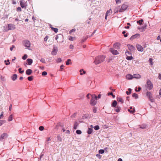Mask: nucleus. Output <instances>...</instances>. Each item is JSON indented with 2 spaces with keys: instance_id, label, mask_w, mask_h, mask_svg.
<instances>
[{
  "instance_id": "nucleus-1",
  "label": "nucleus",
  "mask_w": 161,
  "mask_h": 161,
  "mask_svg": "<svg viewBox=\"0 0 161 161\" xmlns=\"http://www.w3.org/2000/svg\"><path fill=\"white\" fill-rule=\"evenodd\" d=\"M105 58V56L102 55L95 58L94 63L96 64H98L102 62Z\"/></svg>"
},
{
  "instance_id": "nucleus-2",
  "label": "nucleus",
  "mask_w": 161,
  "mask_h": 161,
  "mask_svg": "<svg viewBox=\"0 0 161 161\" xmlns=\"http://www.w3.org/2000/svg\"><path fill=\"white\" fill-rule=\"evenodd\" d=\"M128 7V4L126 3L123 4L119 9V12H122L125 11Z\"/></svg>"
},
{
  "instance_id": "nucleus-3",
  "label": "nucleus",
  "mask_w": 161,
  "mask_h": 161,
  "mask_svg": "<svg viewBox=\"0 0 161 161\" xmlns=\"http://www.w3.org/2000/svg\"><path fill=\"white\" fill-rule=\"evenodd\" d=\"M147 88L150 90H151L153 88V84L149 80H147Z\"/></svg>"
},
{
  "instance_id": "nucleus-4",
  "label": "nucleus",
  "mask_w": 161,
  "mask_h": 161,
  "mask_svg": "<svg viewBox=\"0 0 161 161\" xmlns=\"http://www.w3.org/2000/svg\"><path fill=\"white\" fill-rule=\"evenodd\" d=\"M24 46L26 47L29 48L31 46L30 42L27 40H25L23 42Z\"/></svg>"
},
{
  "instance_id": "nucleus-5",
  "label": "nucleus",
  "mask_w": 161,
  "mask_h": 161,
  "mask_svg": "<svg viewBox=\"0 0 161 161\" xmlns=\"http://www.w3.org/2000/svg\"><path fill=\"white\" fill-rule=\"evenodd\" d=\"M97 102V100L94 99V97L92 96V98L90 101V104L92 106H94L96 105Z\"/></svg>"
},
{
  "instance_id": "nucleus-6",
  "label": "nucleus",
  "mask_w": 161,
  "mask_h": 161,
  "mask_svg": "<svg viewBox=\"0 0 161 161\" xmlns=\"http://www.w3.org/2000/svg\"><path fill=\"white\" fill-rule=\"evenodd\" d=\"M8 135L7 133H3L0 136V141H2L3 139H6Z\"/></svg>"
},
{
  "instance_id": "nucleus-7",
  "label": "nucleus",
  "mask_w": 161,
  "mask_h": 161,
  "mask_svg": "<svg viewBox=\"0 0 161 161\" xmlns=\"http://www.w3.org/2000/svg\"><path fill=\"white\" fill-rule=\"evenodd\" d=\"M109 50H110V51L113 55H117L119 54V52L117 50L114 49L113 48H110V49Z\"/></svg>"
},
{
  "instance_id": "nucleus-8",
  "label": "nucleus",
  "mask_w": 161,
  "mask_h": 161,
  "mask_svg": "<svg viewBox=\"0 0 161 161\" xmlns=\"http://www.w3.org/2000/svg\"><path fill=\"white\" fill-rule=\"evenodd\" d=\"M8 30H14L15 29V27L14 25L12 24H10L8 25Z\"/></svg>"
},
{
  "instance_id": "nucleus-9",
  "label": "nucleus",
  "mask_w": 161,
  "mask_h": 161,
  "mask_svg": "<svg viewBox=\"0 0 161 161\" xmlns=\"http://www.w3.org/2000/svg\"><path fill=\"white\" fill-rule=\"evenodd\" d=\"M136 48L137 50L140 52H142L143 51L144 49L143 48L142 46L141 45L139 44H137L136 46Z\"/></svg>"
},
{
  "instance_id": "nucleus-10",
  "label": "nucleus",
  "mask_w": 161,
  "mask_h": 161,
  "mask_svg": "<svg viewBox=\"0 0 161 161\" xmlns=\"http://www.w3.org/2000/svg\"><path fill=\"white\" fill-rule=\"evenodd\" d=\"M58 49L57 47H54L53 48V51L51 52L52 54L55 55L56 54Z\"/></svg>"
},
{
  "instance_id": "nucleus-11",
  "label": "nucleus",
  "mask_w": 161,
  "mask_h": 161,
  "mask_svg": "<svg viewBox=\"0 0 161 161\" xmlns=\"http://www.w3.org/2000/svg\"><path fill=\"white\" fill-rule=\"evenodd\" d=\"M127 47L130 51H134L136 49L135 47L132 45L128 44Z\"/></svg>"
},
{
  "instance_id": "nucleus-12",
  "label": "nucleus",
  "mask_w": 161,
  "mask_h": 161,
  "mask_svg": "<svg viewBox=\"0 0 161 161\" xmlns=\"http://www.w3.org/2000/svg\"><path fill=\"white\" fill-rule=\"evenodd\" d=\"M126 78L127 80H130L133 79V75L130 74H128L126 75Z\"/></svg>"
},
{
  "instance_id": "nucleus-13",
  "label": "nucleus",
  "mask_w": 161,
  "mask_h": 161,
  "mask_svg": "<svg viewBox=\"0 0 161 161\" xmlns=\"http://www.w3.org/2000/svg\"><path fill=\"white\" fill-rule=\"evenodd\" d=\"M140 34H136L134 35H133L130 38V39L131 40H132L135 38L139 37L140 36Z\"/></svg>"
},
{
  "instance_id": "nucleus-14",
  "label": "nucleus",
  "mask_w": 161,
  "mask_h": 161,
  "mask_svg": "<svg viewBox=\"0 0 161 161\" xmlns=\"http://www.w3.org/2000/svg\"><path fill=\"white\" fill-rule=\"evenodd\" d=\"M133 78L139 79L141 78V75L138 74H136L133 75Z\"/></svg>"
},
{
  "instance_id": "nucleus-15",
  "label": "nucleus",
  "mask_w": 161,
  "mask_h": 161,
  "mask_svg": "<svg viewBox=\"0 0 161 161\" xmlns=\"http://www.w3.org/2000/svg\"><path fill=\"white\" fill-rule=\"evenodd\" d=\"M128 111L131 114L134 113L135 111L134 108H132V107H130V109H128Z\"/></svg>"
},
{
  "instance_id": "nucleus-16",
  "label": "nucleus",
  "mask_w": 161,
  "mask_h": 161,
  "mask_svg": "<svg viewBox=\"0 0 161 161\" xmlns=\"http://www.w3.org/2000/svg\"><path fill=\"white\" fill-rule=\"evenodd\" d=\"M146 27H147V25H144L142 26H141V27H139L138 29H139L140 31H143V30H145V29H146Z\"/></svg>"
},
{
  "instance_id": "nucleus-17",
  "label": "nucleus",
  "mask_w": 161,
  "mask_h": 161,
  "mask_svg": "<svg viewBox=\"0 0 161 161\" xmlns=\"http://www.w3.org/2000/svg\"><path fill=\"white\" fill-rule=\"evenodd\" d=\"M32 72V70L31 69H27L26 71V74L27 75H30Z\"/></svg>"
},
{
  "instance_id": "nucleus-18",
  "label": "nucleus",
  "mask_w": 161,
  "mask_h": 161,
  "mask_svg": "<svg viewBox=\"0 0 161 161\" xmlns=\"http://www.w3.org/2000/svg\"><path fill=\"white\" fill-rule=\"evenodd\" d=\"M20 4L21 6V7L23 8H26V6L25 4V3L23 2V0H21L20 2Z\"/></svg>"
},
{
  "instance_id": "nucleus-19",
  "label": "nucleus",
  "mask_w": 161,
  "mask_h": 161,
  "mask_svg": "<svg viewBox=\"0 0 161 161\" xmlns=\"http://www.w3.org/2000/svg\"><path fill=\"white\" fill-rule=\"evenodd\" d=\"M27 61L28 63V64L29 65H31L32 63L33 60L32 59L30 58H28L27 60Z\"/></svg>"
},
{
  "instance_id": "nucleus-20",
  "label": "nucleus",
  "mask_w": 161,
  "mask_h": 161,
  "mask_svg": "<svg viewBox=\"0 0 161 161\" xmlns=\"http://www.w3.org/2000/svg\"><path fill=\"white\" fill-rule=\"evenodd\" d=\"M17 75L16 74H14L11 76V79L13 80L14 81L17 79Z\"/></svg>"
},
{
  "instance_id": "nucleus-21",
  "label": "nucleus",
  "mask_w": 161,
  "mask_h": 161,
  "mask_svg": "<svg viewBox=\"0 0 161 161\" xmlns=\"http://www.w3.org/2000/svg\"><path fill=\"white\" fill-rule=\"evenodd\" d=\"M117 104V101L116 100H114L112 103V107H115L116 106Z\"/></svg>"
},
{
  "instance_id": "nucleus-22",
  "label": "nucleus",
  "mask_w": 161,
  "mask_h": 161,
  "mask_svg": "<svg viewBox=\"0 0 161 161\" xmlns=\"http://www.w3.org/2000/svg\"><path fill=\"white\" fill-rule=\"evenodd\" d=\"M117 101L119 102H120L121 103H124V100L123 99L120 97H119L117 98Z\"/></svg>"
},
{
  "instance_id": "nucleus-23",
  "label": "nucleus",
  "mask_w": 161,
  "mask_h": 161,
  "mask_svg": "<svg viewBox=\"0 0 161 161\" xmlns=\"http://www.w3.org/2000/svg\"><path fill=\"white\" fill-rule=\"evenodd\" d=\"M51 26V25H50V27L52 31H53L55 33H57L58 32V30L57 28L52 27Z\"/></svg>"
},
{
  "instance_id": "nucleus-24",
  "label": "nucleus",
  "mask_w": 161,
  "mask_h": 161,
  "mask_svg": "<svg viewBox=\"0 0 161 161\" xmlns=\"http://www.w3.org/2000/svg\"><path fill=\"white\" fill-rule=\"evenodd\" d=\"M78 123L77 122H75L74 125V129H76L77 128V126H78Z\"/></svg>"
},
{
  "instance_id": "nucleus-25",
  "label": "nucleus",
  "mask_w": 161,
  "mask_h": 161,
  "mask_svg": "<svg viewBox=\"0 0 161 161\" xmlns=\"http://www.w3.org/2000/svg\"><path fill=\"white\" fill-rule=\"evenodd\" d=\"M93 131V129L91 128H88V130L87 131V133L88 134H91Z\"/></svg>"
},
{
  "instance_id": "nucleus-26",
  "label": "nucleus",
  "mask_w": 161,
  "mask_h": 161,
  "mask_svg": "<svg viewBox=\"0 0 161 161\" xmlns=\"http://www.w3.org/2000/svg\"><path fill=\"white\" fill-rule=\"evenodd\" d=\"M111 10V9H110L108 10H107L106 13L105 14L108 16L109 15L112 13V11L111 12H110Z\"/></svg>"
},
{
  "instance_id": "nucleus-27",
  "label": "nucleus",
  "mask_w": 161,
  "mask_h": 161,
  "mask_svg": "<svg viewBox=\"0 0 161 161\" xmlns=\"http://www.w3.org/2000/svg\"><path fill=\"white\" fill-rule=\"evenodd\" d=\"M146 95L148 97V98L152 96V94L150 92H147Z\"/></svg>"
},
{
  "instance_id": "nucleus-28",
  "label": "nucleus",
  "mask_w": 161,
  "mask_h": 161,
  "mask_svg": "<svg viewBox=\"0 0 161 161\" xmlns=\"http://www.w3.org/2000/svg\"><path fill=\"white\" fill-rule=\"evenodd\" d=\"M119 6L115 8L114 10V13H116L119 12Z\"/></svg>"
},
{
  "instance_id": "nucleus-29",
  "label": "nucleus",
  "mask_w": 161,
  "mask_h": 161,
  "mask_svg": "<svg viewBox=\"0 0 161 161\" xmlns=\"http://www.w3.org/2000/svg\"><path fill=\"white\" fill-rule=\"evenodd\" d=\"M133 57L132 56H127L126 59L128 60H131L133 59Z\"/></svg>"
},
{
  "instance_id": "nucleus-30",
  "label": "nucleus",
  "mask_w": 161,
  "mask_h": 161,
  "mask_svg": "<svg viewBox=\"0 0 161 161\" xmlns=\"http://www.w3.org/2000/svg\"><path fill=\"white\" fill-rule=\"evenodd\" d=\"M80 75H82L83 74H85L86 73V71H84L83 69H80Z\"/></svg>"
},
{
  "instance_id": "nucleus-31",
  "label": "nucleus",
  "mask_w": 161,
  "mask_h": 161,
  "mask_svg": "<svg viewBox=\"0 0 161 161\" xmlns=\"http://www.w3.org/2000/svg\"><path fill=\"white\" fill-rule=\"evenodd\" d=\"M132 97H135V99H137L138 98V95L137 94L134 93L132 94Z\"/></svg>"
},
{
  "instance_id": "nucleus-32",
  "label": "nucleus",
  "mask_w": 161,
  "mask_h": 161,
  "mask_svg": "<svg viewBox=\"0 0 161 161\" xmlns=\"http://www.w3.org/2000/svg\"><path fill=\"white\" fill-rule=\"evenodd\" d=\"M13 119V116L12 114H11L9 117L8 119V121H11Z\"/></svg>"
},
{
  "instance_id": "nucleus-33",
  "label": "nucleus",
  "mask_w": 161,
  "mask_h": 161,
  "mask_svg": "<svg viewBox=\"0 0 161 161\" xmlns=\"http://www.w3.org/2000/svg\"><path fill=\"white\" fill-rule=\"evenodd\" d=\"M128 90L129 91V92L126 91V93L128 95L130 94L131 92V89L129 88Z\"/></svg>"
},
{
  "instance_id": "nucleus-34",
  "label": "nucleus",
  "mask_w": 161,
  "mask_h": 161,
  "mask_svg": "<svg viewBox=\"0 0 161 161\" xmlns=\"http://www.w3.org/2000/svg\"><path fill=\"white\" fill-rule=\"evenodd\" d=\"M4 62L6 63L5 64L7 65H8L10 64V62L9 59H8L7 61L6 60H4Z\"/></svg>"
},
{
  "instance_id": "nucleus-35",
  "label": "nucleus",
  "mask_w": 161,
  "mask_h": 161,
  "mask_svg": "<svg viewBox=\"0 0 161 161\" xmlns=\"http://www.w3.org/2000/svg\"><path fill=\"white\" fill-rule=\"evenodd\" d=\"M143 21V20L142 19H141L139 20H138L137 21V23L138 24H139L140 25H141L142 24V22Z\"/></svg>"
},
{
  "instance_id": "nucleus-36",
  "label": "nucleus",
  "mask_w": 161,
  "mask_h": 161,
  "mask_svg": "<svg viewBox=\"0 0 161 161\" xmlns=\"http://www.w3.org/2000/svg\"><path fill=\"white\" fill-rule=\"evenodd\" d=\"M121 109L120 107H117V108L115 109V111L116 112H119Z\"/></svg>"
},
{
  "instance_id": "nucleus-37",
  "label": "nucleus",
  "mask_w": 161,
  "mask_h": 161,
  "mask_svg": "<svg viewBox=\"0 0 161 161\" xmlns=\"http://www.w3.org/2000/svg\"><path fill=\"white\" fill-rule=\"evenodd\" d=\"M125 54L126 56L131 54V53L128 51L126 50L125 52Z\"/></svg>"
},
{
  "instance_id": "nucleus-38",
  "label": "nucleus",
  "mask_w": 161,
  "mask_h": 161,
  "mask_svg": "<svg viewBox=\"0 0 161 161\" xmlns=\"http://www.w3.org/2000/svg\"><path fill=\"white\" fill-rule=\"evenodd\" d=\"M88 36H87L86 37H84L83 39L81 40V42H84L88 38Z\"/></svg>"
},
{
  "instance_id": "nucleus-39",
  "label": "nucleus",
  "mask_w": 161,
  "mask_h": 161,
  "mask_svg": "<svg viewBox=\"0 0 161 161\" xmlns=\"http://www.w3.org/2000/svg\"><path fill=\"white\" fill-rule=\"evenodd\" d=\"M57 126H59L61 127H64V125L62 123H59L57 124Z\"/></svg>"
},
{
  "instance_id": "nucleus-40",
  "label": "nucleus",
  "mask_w": 161,
  "mask_h": 161,
  "mask_svg": "<svg viewBox=\"0 0 161 161\" xmlns=\"http://www.w3.org/2000/svg\"><path fill=\"white\" fill-rule=\"evenodd\" d=\"M104 152V150L103 149H100L98 151V153L99 154H103Z\"/></svg>"
},
{
  "instance_id": "nucleus-41",
  "label": "nucleus",
  "mask_w": 161,
  "mask_h": 161,
  "mask_svg": "<svg viewBox=\"0 0 161 161\" xmlns=\"http://www.w3.org/2000/svg\"><path fill=\"white\" fill-rule=\"evenodd\" d=\"M27 79L28 80H29V81H31L33 80V76H29L27 78Z\"/></svg>"
},
{
  "instance_id": "nucleus-42",
  "label": "nucleus",
  "mask_w": 161,
  "mask_h": 161,
  "mask_svg": "<svg viewBox=\"0 0 161 161\" xmlns=\"http://www.w3.org/2000/svg\"><path fill=\"white\" fill-rule=\"evenodd\" d=\"M149 99L151 102H154V99L152 96L149 97Z\"/></svg>"
},
{
  "instance_id": "nucleus-43",
  "label": "nucleus",
  "mask_w": 161,
  "mask_h": 161,
  "mask_svg": "<svg viewBox=\"0 0 161 161\" xmlns=\"http://www.w3.org/2000/svg\"><path fill=\"white\" fill-rule=\"evenodd\" d=\"M57 140L58 141L60 142H61L62 141V139L58 135L57 136Z\"/></svg>"
},
{
  "instance_id": "nucleus-44",
  "label": "nucleus",
  "mask_w": 161,
  "mask_h": 161,
  "mask_svg": "<svg viewBox=\"0 0 161 161\" xmlns=\"http://www.w3.org/2000/svg\"><path fill=\"white\" fill-rule=\"evenodd\" d=\"M94 128L95 130H97L99 129V127L98 125H97L94 126Z\"/></svg>"
},
{
  "instance_id": "nucleus-45",
  "label": "nucleus",
  "mask_w": 161,
  "mask_h": 161,
  "mask_svg": "<svg viewBox=\"0 0 161 161\" xmlns=\"http://www.w3.org/2000/svg\"><path fill=\"white\" fill-rule=\"evenodd\" d=\"M76 132L77 134H80L81 133V131L79 130H77L76 131Z\"/></svg>"
},
{
  "instance_id": "nucleus-46",
  "label": "nucleus",
  "mask_w": 161,
  "mask_h": 161,
  "mask_svg": "<svg viewBox=\"0 0 161 161\" xmlns=\"http://www.w3.org/2000/svg\"><path fill=\"white\" fill-rule=\"evenodd\" d=\"M21 69H21V68H19V69H18V70H19V73L22 74V73H24V70H23L22 71V70H21Z\"/></svg>"
},
{
  "instance_id": "nucleus-47",
  "label": "nucleus",
  "mask_w": 161,
  "mask_h": 161,
  "mask_svg": "<svg viewBox=\"0 0 161 161\" xmlns=\"http://www.w3.org/2000/svg\"><path fill=\"white\" fill-rule=\"evenodd\" d=\"M71 61V60L70 59H68L66 62V64L67 65H68L69 64V62Z\"/></svg>"
},
{
  "instance_id": "nucleus-48",
  "label": "nucleus",
  "mask_w": 161,
  "mask_h": 161,
  "mask_svg": "<svg viewBox=\"0 0 161 161\" xmlns=\"http://www.w3.org/2000/svg\"><path fill=\"white\" fill-rule=\"evenodd\" d=\"M27 57V56L26 54H25L24 55V56L22 57V59L24 60H25L26 59Z\"/></svg>"
},
{
  "instance_id": "nucleus-49",
  "label": "nucleus",
  "mask_w": 161,
  "mask_h": 161,
  "mask_svg": "<svg viewBox=\"0 0 161 161\" xmlns=\"http://www.w3.org/2000/svg\"><path fill=\"white\" fill-rule=\"evenodd\" d=\"M40 61L43 63H46L45 60L44 59L42 58L40 60Z\"/></svg>"
},
{
  "instance_id": "nucleus-50",
  "label": "nucleus",
  "mask_w": 161,
  "mask_h": 161,
  "mask_svg": "<svg viewBox=\"0 0 161 161\" xmlns=\"http://www.w3.org/2000/svg\"><path fill=\"white\" fill-rule=\"evenodd\" d=\"M146 125H143L140 126V128L142 129H145L146 128Z\"/></svg>"
},
{
  "instance_id": "nucleus-51",
  "label": "nucleus",
  "mask_w": 161,
  "mask_h": 161,
  "mask_svg": "<svg viewBox=\"0 0 161 161\" xmlns=\"http://www.w3.org/2000/svg\"><path fill=\"white\" fill-rule=\"evenodd\" d=\"M4 122H5L4 120H0V126L2 125Z\"/></svg>"
},
{
  "instance_id": "nucleus-52",
  "label": "nucleus",
  "mask_w": 161,
  "mask_h": 161,
  "mask_svg": "<svg viewBox=\"0 0 161 161\" xmlns=\"http://www.w3.org/2000/svg\"><path fill=\"white\" fill-rule=\"evenodd\" d=\"M75 30H76L75 29H73L69 31V33L70 34L72 32H74L75 31Z\"/></svg>"
},
{
  "instance_id": "nucleus-53",
  "label": "nucleus",
  "mask_w": 161,
  "mask_h": 161,
  "mask_svg": "<svg viewBox=\"0 0 161 161\" xmlns=\"http://www.w3.org/2000/svg\"><path fill=\"white\" fill-rule=\"evenodd\" d=\"M44 129V128L43 126H40L39 127V129L40 130L42 131Z\"/></svg>"
},
{
  "instance_id": "nucleus-54",
  "label": "nucleus",
  "mask_w": 161,
  "mask_h": 161,
  "mask_svg": "<svg viewBox=\"0 0 161 161\" xmlns=\"http://www.w3.org/2000/svg\"><path fill=\"white\" fill-rule=\"evenodd\" d=\"M1 79L3 81H4L5 80V79L4 77L2 75L1 76Z\"/></svg>"
},
{
  "instance_id": "nucleus-55",
  "label": "nucleus",
  "mask_w": 161,
  "mask_h": 161,
  "mask_svg": "<svg viewBox=\"0 0 161 161\" xmlns=\"http://www.w3.org/2000/svg\"><path fill=\"white\" fill-rule=\"evenodd\" d=\"M136 89H135V90H136V92H138L140 91L141 90V87H138V90H137L136 89H137V87H136Z\"/></svg>"
},
{
  "instance_id": "nucleus-56",
  "label": "nucleus",
  "mask_w": 161,
  "mask_h": 161,
  "mask_svg": "<svg viewBox=\"0 0 161 161\" xmlns=\"http://www.w3.org/2000/svg\"><path fill=\"white\" fill-rule=\"evenodd\" d=\"M60 36H62V35H57L56 37H55V39L56 40H57L59 38V37Z\"/></svg>"
},
{
  "instance_id": "nucleus-57",
  "label": "nucleus",
  "mask_w": 161,
  "mask_h": 161,
  "mask_svg": "<svg viewBox=\"0 0 161 161\" xmlns=\"http://www.w3.org/2000/svg\"><path fill=\"white\" fill-rule=\"evenodd\" d=\"M47 74V73L46 71H44L42 73V75H46Z\"/></svg>"
},
{
  "instance_id": "nucleus-58",
  "label": "nucleus",
  "mask_w": 161,
  "mask_h": 161,
  "mask_svg": "<svg viewBox=\"0 0 161 161\" xmlns=\"http://www.w3.org/2000/svg\"><path fill=\"white\" fill-rule=\"evenodd\" d=\"M116 1V3L117 4H118L119 3H121V0H115Z\"/></svg>"
},
{
  "instance_id": "nucleus-59",
  "label": "nucleus",
  "mask_w": 161,
  "mask_h": 161,
  "mask_svg": "<svg viewBox=\"0 0 161 161\" xmlns=\"http://www.w3.org/2000/svg\"><path fill=\"white\" fill-rule=\"evenodd\" d=\"M15 47V46L14 45L12 46L10 48V50L11 51H12L13 49Z\"/></svg>"
},
{
  "instance_id": "nucleus-60",
  "label": "nucleus",
  "mask_w": 161,
  "mask_h": 161,
  "mask_svg": "<svg viewBox=\"0 0 161 161\" xmlns=\"http://www.w3.org/2000/svg\"><path fill=\"white\" fill-rule=\"evenodd\" d=\"M97 111V108L96 107H94L93 108V112L94 113H96Z\"/></svg>"
},
{
  "instance_id": "nucleus-61",
  "label": "nucleus",
  "mask_w": 161,
  "mask_h": 161,
  "mask_svg": "<svg viewBox=\"0 0 161 161\" xmlns=\"http://www.w3.org/2000/svg\"><path fill=\"white\" fill-rule=\"evenodd\" d=\"M149 62L151 64V65L153 64L152 63V59L151 58H150L149 60Z\"/></svg>"
},
{
  "instance_id": "nucleus-62",
  "label": "nucleus",
  "mask_w": 161,
  "mask_h": 161,
  "mask_svg": "<svg viewBox=\"0 0 161 161\" xmlns=\"http://www.w3.org/2000/svg\"><path fill=\"white\" fill-rule=\"evenodd\" d=\"M62 61V59L61 58H58L57 60V62L58 63Z\"/></svg>"
},
{
  "instance_id": "nucleus-63",
  "label": "nucleus",
  "mask_w": 161,
  "mask_h": 161,
  "mask_svg": "<svg viewBox=\"0 0 161 161\" xmlns=\"http://www.w3.org/2000/svg\"><path fill=\"white\" fill-rule=\"evenodd\" d=\"M17 11H21V8L20 7H19L17 8Z\"/></svg>"
},
{
  "instance_id": "nucleus-64",
  "label": "nucleus",
  "mask_w": 161,
  "mask_h": 161,
  "mask_svg": "<svg viewBox=\"0 0 161 161\" xmlns=\"http://www.w3.org/2000/svg\"><path fill=\"white\" fill-rule=\"evenodd\" d=\"M158 78L159 80H161V74L160 73L158 74Z\"/></svg>"
}]
</instances>
